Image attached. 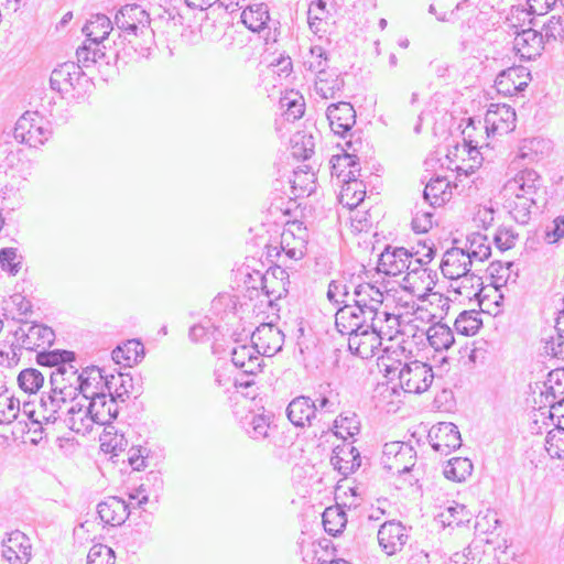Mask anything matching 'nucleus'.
I'll return each instance as SVG.
<instances>
[{
  "instance_id": "1",
  "label": "nucleus",
  "mask_w": 564,
  "mask_h": 564,
  "mask_svg": "<svg viewBox=\"0 0 564 564\" xmlns=\"http://www.w3.org/2000/svg\"><path fill=\"white\" fill-rule=\"evenodd\" d=\"M79 378H82L80 373L73 362H64L59 368L51 371V391L41 398L44 420L56 422L59 419L58 412L62 405L74 401L78 395Z\"/></svg>"
},
{
  "instance_id": "2",
  "label": "nucleus",
  "mask_w": 564,
  "mask_h": 564,
  "mask_svg": "<svg viewBox=\"0 0 564 564\" xmlns=\"http://www.w3.org/2000/svg\"><path fill=\"white\" fill-rule=\"evenodd\" d=\"M113 25L126 34V37H142L144 50H150L154 42L149 13L139 4H126L115 15Z\"/></svg>"
},
{
  "instance_id": "3",
  "label": "nucleus",
  "mask_w": 564,
  "mask_h": 564,
  "mask_svg": "<svg viewBox=\"0 0 564 564\" xmlns=\"http://www.w3.org/2000/svg\"><path fill=\"white\" fill-rule=\"evenodd\" d=\"M51 130L47 122L37 112L26 111L18 121L13 130L14 139L31 148L43 145L48 140Z\"/></svg>"
},
{
  "instance_id": "4",
  "label": "nucleus",
  "mask_w": 564,
  "mask_h": 564,
  "mask_svg": "<svg viewBox=\"0 0 564 564\" xmlns=\"http://www.w3.org/2000/svg\"><path fill=\"white\" fill-rule=\"evenodd\" d=\"M398 379L405 392L421 394L431 387L434 372L430 365L413 360L401 367Z\"/></svg>"
},
{
  "instance_id": "5",
  "label": "nucleus",
  "mask_w": 564,
  "mask_h": 564,
  "mask_svg": "<svg viewBox=\"0 0 564 564\" xmlns=\"http://www.w3.org/2000/svg\"><path fill=\"white\" fill-rule=\"evenodd\" d=\"M381 464L391 474H404L415 465V452L403 442L386 443L382 451Z\"/></svg>"
},
{
  "instance_id": "6",
  "label": "nucleus",
  "mask_w": 564,
  "mask_h": 564,
  "mask_svg": "<svg viewBox=\"0 0 564 564\" xmlns=\"http://www.w3.org/2000/svg\"><path fill=\"white\" fill-rule=\"evenodd\" d=\"M378 542L381 550L392 556L400 553L406 545L410 534L409 529L400 521H387L378 530Z\"/></svg>"
},
{
  "instance_id": "7",
  "label": "nucleus",
  "mask_w": 564,
  "mask_h": 564,
  "mask_svg": "<svg viewBox=\"0 0 564 564\" xmlns=\"http://www.w3.org/2000/svg\"><path fill=\"white\" fill-rule=\"evenodd\" d=\"M514 109L506 104H491L485 115V129L488 135L508 134L516 128Z\"/></svg>"
},
{
  "instance_id": "8",
  "label": "nucleus",
  "mask_w": 564,
  "mask_h": 564,
  "mask_svg": "<svg viewBox=\"0 0 564 564\" xmlns=\"http://www.w3.org/2000/svg\"><path fill=\"white\" fill-rule=\"evenodd\" d=\"M541 189V176L534 170L523 169L506 182L501 195L509 196L508 192H511L512 196L539 197Z\"/></svg>"
},
{
  "instance_id": "9",
  "label": "nucleus",
  "mask_w": 564,
  "mask_h": 564,
  "mask_svg": "<svg viewBox=\"0 0 564 564\" xmlns=\"http://www.w3.org/2000/svg\"><path fill=\"white\" fill-rule=\"evenodd\" d=\"M124 395L128 397V391L116 390V397L110 392V394L104 393L89 400L86 405L91 412L95 423L104 426L112 423L118 415L117 400L120 399L121 402H124Z\"/></svg>"
},
{
  "instance_id": "10",
  "label": "nucleus",
  "mask_w": 564,
  "mask_h": 564,
  "mask_svg": "<svg viewBox=\"0 0 564 564\" xmlns=\"http://www.w3.org/2000/svg\"><path fill=\"white\" fill-rule=\"evenodd\" d=\"M251 341L259 354L271 357L281 351L284 344V334L276 325L263 323L252 333Z\"/></svg>"
},
{
  "instance_id": "11",
  "label": "nucleus",
  "mask_w": 564,
  "mask_h": 564,
  "mask_svg": "<svg viewBox=\"0 0 564 564\" xmlns=\"http://www.w3.org/2000/svg\"><path fill=\"white\" fill-rule=\"evenodd\" d=\"M78 394L80 393L86 401L104 393L110 394L111 381L98 367H87L80 372Z\"/></svg>"
},
{
  "instance_id": "12",
  "label": "nucleus",
  "mask_w": 564,
  "mask_h": 564,
  "mask_svg": "<svg viewBox=\"0 0 564 564\" xmlns=\"http://www.w3.org/2000/svg\"><path fill=\"white\" fill-rule=\"evenodd\" d=\"M531 80V74L523 66H513L501 70L495 80V87L498 94L503 96H514L525 89Z\"/></svg>"
},
{
  "instance_id": "13",
  "label": "nucleus",
  "mask_w": 564,
  "mask_h": 564,
  "mask_svg": "<svg viewBox=\"0 0 564 564\" xmlns=\"http://www.w3.org/2000/svg\"><path fill=\"white\" fill-rule=\"evenodd\" d=\"M15 341L21 348L26 350H36L39 347L52 345L55 339L53 329L41 324L28 325V327H19L14 332Z\"/></svg>"
},
{
  "instance_id": "14",
  "label": "nucleus",
  "mask_w": 564,
  "mask_h": 564,
  "mask_svg": "<svg viewBox=\"0 0 564 564\" xmlns=\"http://www.w3.org/2000/svg\"><path fill=\"white\" fill-rule=\"evenodd\" d=\"M410 264L411 252L408 249L388 246L379 257L378 270L386 275L395 276L405 272Z\"/></svg>"
},
{
  "instance_id": "15",
  "label": "nucleus",
  "mask_w": 564,
  "mask_h": 564,
  "mask_svg": "<svg viewBox=\"0 0 564 564\" xmlns=\"http://www.w3.org/2000/svg\"><path fill=\"white\" fill-rule=\"evenodd\" d=\"M84 75L85 73L80 69L79 64L75 62L62 63L51 74V88L58 93H69L77 87Z\"/></svg>"
},
{
  "instance_id": "16",
  "label": "nucleus",
  "mask_w": 564,
  "mask_h": 564,
  "mask_svg": "<svg viewBox=\"0 0 564 564\" xmlns=\"http://www.w3.org/2000/svg\"><path fill=\"white\" fill-rule=\"evenodd\" d=\"M431 445L434 451L449 454L462 446L458 427L452 422H442L430 432Z\"/></svg>"
},
{
  "instance_id": "17",
  "label": "nucleus",
  "mask_w": 564,
  "mask_h": 564,
  "mask_svg": "<svg viewBox=\"0 0 564 564\" xmlns=\"http://www.w3.org/2000/svg\"><path fill=\"white\" fill-rule=\"evenodd\" d=\"M473 263L468 253L463 248H451L444 254L441 262V270L445 278L457 280L467 278Z\"/></svg>"
},
{
  "instance_id": "18",
  "label": "nucleus",
  "mask_w": 564,
  "mask_h": 564,
  "mask_svg": "<svg viewBox=\"0 0 564 564\" xmlns=\"http://www.w3.org/2000/svg\"><path fill=\"white\" fill-rule=\"evenodd\" d=\"M326 117L335 134L344 137L356 123V111L351 104L340 101L328 106Z\"/></svg>"
},
{
  "instance_id": "19",
  "label": "nucleus",
  "mask_w": 564,
  "mask_h": 564,
  "mask_svg": "<svg viewBox=\"0 0 564 564\" xmlns=\"http://www.w3.org/2000/svg\"><path fill=\"white\" fill-rule=\"evenodd\" d=\"M286 415L294 426H312L317 417V405L310 397L299 395L286 408Z\"/></svg>"
},
{
  "instance_id": "20",
  "label": "nucleus",
  "mask_w": 564,
  "mask_h": 564,
  "mask_svg": "<svg viewBox=\"0 0 564 564\" xmlns=\"http://www.w3.org/2000/svg\"><path fill=\"white\" fill-rule=\"evenodd\" d=\"M508 193L509 196H502L505 209L518 224H528L531 216L539 210L538 197L512 196L511 192Z\"/></svg>"
},
{
  "instance_id": "21",
  "label": "nucleus",
  "mask_w": 564,
  "mask_h": 564,
  "mask_svg": "<svg viewBox=\"0 0 564 564\" xmlns=\"http://www.w3.org/2000/svg\"><path fill=\"white\" fill-rule=\"evenodd\" d=\"M381 335H378L376 330L364 328L348 336V348L351 354L368 359L375 356L381 346Z\"/></svg>"
},
{
  "instance_id": "22",
  "label": "nucleus",
  "mask_w": 564,
  "mask_h": 564,
  "mask_svg": "<svg viewBox=\"0 0 564 564\" xmlns=\"http://www.w3.org/2000/svg\"><path fill=\"white\" fill-rule=\"evenodd\" d=\"M97 512L105 524L121 525L129 518V505L119 497H108L97 506Z\"/></svg>"
},
{
  "instance_id": "23",
  "label": "nucleus",
  "mask_w": 564,
  "mask_h": 564,
  "mask_svg": "<svg viewBox=\"0 0 564 564\" xmlns=\"http://www.w3.org/2000/svg\"><path fill=\"white\" fill-rule=\"evenodd\" d=\"M543 48V36L533 29L522 30L517 33L513 40V50L524 59H532L540 56Z\"/></svg>"
},
{
  "instance_id": "24",
  "label": "nucleus",
  "mask_w": 564,
  "mask_h": 564,
  "mask_svg": "<svg viewBox=\"0 0 564 564\" xmlns=\"http://www.w3.org/2000/svg\"><path fill=\"white\" fill-rule=\"evenodd\" d=\"M330 464L341 475L347 476L360 467V453L351 444L336 446L330 457Z\"/></svg>"
},
{
  "instance_id": "25",
  "label": "nucleus",
  "mask_w": 564,
  "mask_h": 564,
  "mask_svg": "<svg viewBox=\"0 0 564 564\" xmlns=\"http://www.w3.org/2000/svg\"><path fill=\"white\" fill-rule=\"evenodd\" d=\"M64 423L80 435L89 434L96 424L87 405L82 403H75L67 410Z\"/></svg>"
},
{
  "instance_id": "26",
  "label": "nucleus",
  "mask_w": 564,
  "mask_h": 564,
  "mask_svg": "<svg viewBox=\"0 0 564 564\" xmlns=\"http://www.w3.org/2000/svg\"><path fill=\"white\" fill-rule=\"evenodd\" d=\"M329 164L332 176L339 182L354 181V177L360 176L359 161L355 154L333 155Z\"/></svg>"
},
{
  "instance_id": "27",
  "label": "nucleus",
  "mask_w": 564,
  "mask_h": 564,
  "mask_svg": "<svg viewBox=\"0 0 564 564\" xmlns=\"http://www.w3.org/2000/svg\"><path fill=\"white\" fill-rule=\"evenodd\" d=\"M259 350L252 345H239L231 350V360L236 368L246 375H256L260 370Z\"/></svg>"
},
{
  "instance_id": "28",
  "label": "nucleus",
  "mask_w": 564,
  "mask_h": 564,
  "mask_svg": "<svg viewBox=\"0 0 564 564\" xmlns=\"http://www.w3.org/2000/svg\"><path fill=\"white\" fill-rule=\"evenodd\" d=\"M359 307L350 303H346V305L341 306L336 312L335 325L339 333L346 334L350 336V334L357 333L367 325H364V319H360Z\"/></svg>"
},
{
  "instance_id": "29",
  "label": "nucleus",
  "mask_w": 564,
  "mask_h": 564,
  "mask_svg": "<svg viewBox=\"0 0 564 564\" xmlns=\"http://www.w3.org/2000/svg\"><path fill=\"white\" fill-rule=\"evenodd\" d=\"M243 25L252 32H261L268 26L270 14L268 6L261 3H248L240 14Z\"/></svg>"
},
{
  "instance_id": "30",
  "label": "nucleus",
  "mask_w": 564,
  "mask_h": 564,
  "mask_svg": "<svg viewBox=\"0 0 564 564\" xmlns=\"http://www.w3.org/2000/svg\"><path fill=\"white\" fill-rule=\"evenodd\" d=\"M245 433L254 441H263L270 437L271 417L265 414L249 412L240 421Z\"/></svg>"
},
{
  "instance_id": "31",
  "label": "nucleus",
  "mask_w": 564,
  "mask_h": 564,
  "mask_svg": "<svg viewBox=\"0 0 564 564\" xmlns=\"http://www.w3.org/2000/svg\"><path fill=\"white\" fill-rule=\"evenodd\" d=\"M113 29V22L102 13L91 14L90 19L83 28V33L86 35L87 41L98 46L106 40Z\"/></svg>"
},
{
  "instance_id": "32",
  "label": "nucleus",
  "mask_w": 564,
  "mask_h": 564,
  "mask_svg": "<svg viewBox=\"0 0 564 564\" xmlns=\"http://www.w3.org/2000/svg\"><path fill=\"white\" fill-rule=\"evenodd\" d=\"M315 93L323 99H333L344 87V79L336 69L319 72L315 78Z\"/></svg>"
},
{
  "instance_id": "33",
  "label": "nucleus",
  "mask_w": 564,
  "mask_h": 564,
  "mask_svg": "<svg viewBox=\"0 0 564 564\" xmlns=\"http://www.w3.org/2000/svg\"><path fill=\"white\" fill-rule=\"evenodd\" d=\"M111 356L116 364L131 367L140 362L144 357V346L138 339H130L123 345L117 346L112 350Z\"/></svg>"
},
{
  "instance_id": "34",
  "label": "nucleus",
  "mask_w": 564,
  "mask_h": 564,
  "mask_svg": "<svg viewBox=\"0 0 564 564\" xmlns=\"http://www.w3.org/2000/svg\"><path fill=\"white\" fill-rule=\"evenodd\" d=\"M351 301L356 307L381 306L383 293L375 285L369 283L359 284L355 288Z\"/></svg>"
},
{
  "instance_id": "35",
  "label": "nucleus",
  "mask_w": 564,
  "mask_h": 564,
  "mask_svg": "<svg viewBox=\"0 0 564 564\" xmlns=\"http://www.w3.org/2000/svg\"><path fill=\"white\" fill-rule=\"evenodd\" d=\"M426 335L430 346L436 351L448 350L455 343L453 330L442 323L429 327Z\"/></svg>"
},
{
  "instance_id": "36",
  "label": "nucleus",
  "mask_w": 564,
  "mask_h": 564,
  "mask_svg": "<svg viewBox=\"0 0 564 564\" xmlns=\"http://www.w3.org/2000/svg\"><path fill=\"white\" fill-rule=\"evenodd\" d=\"M341 183L343 186L339 194V202L349 209L356 208L365 199V185L362 182L358 181V177H354V181Z\"/></svg>"
},
{
  "instance_id": "37",
  "label": "nucleus",
  "mask_w": 564,
  "mask_h": 564,
  "mask_svg": "<svg viewBox=\"0 0 564 564\" xmlns=\"http://www.w3.org/2000/svg\"><path fill=\"white\" fill-rule=\"evenodd\" d=\"M100 446L102 451L118 455L119 452H123L127 448L128 440L110 423L104 427L100 435Z\"/></svg>"
},
{
  "instance_id": "38",
  "label": "nucleus",
  "mask_w": 564,
  "mask_h": 564,
  "mask_svg": "<svg viewBox=\"0 0 564 564\" xmlns=\"http://www.w3.org/2000/svg\"><path fill=\"white\" fill-rule=\"evenodd\" d=\"M347 524V516L344 509L339 506H332L323 512V525L325 531L336 536L340 534Z\"/></svg>"
},
{
  "instance_id": "39",
  "label": "nucleus",
  "mask_w": 564,
  "mask_h": 564,
  "mask_svg": "<svg viewBox=\"0 0 564 564\" xmlns=\"http://www.w3.org/2000/svg\"><path fill=\"white\" fill-rule=\"evenodd\" d=\"M2 546L11 547L20 556V564H28L32 557L30 539L21 531L15 530L3 540Z\"/></svg>"
},
{
  "instance_id": "40",
  "label": "nucleus",
  "mask_w": 564,
  "mask_h": 564,
  "mask_svg": "<svg viewBox=\"0 0 564 564\" xmlns=\"http://www.w3.org/2000/svg\"><path fill=\"white\" fill-rule=\"evenodd\" d=\"M437 518L444 527L454 528L468 523L471 519V512L466 506L454 502L442 511Z\"/></svg>"
},
{
  "instance_id": "41",
  "label": "nucleus",
  "mask_w": 564,
  "mask_h": 564,
  "mask_svg": "<svg viewBox=\"0 0 564 564\" xmlns=\"http://www.w3.org/2000/svg\"><path fill=\"white\" fill-rule=\"evenodd\" d=\"M465 253H468L471 263L487 260L491 256V248L487 237L479 232H474L468 236Z\"/></svg>"
},
{
  "instance_id": "42",
  "label": "nucleus",
  "mask_w": 564,
  "mask_h": 564,
  "mask_svg": "<svg viewBox=\"0 0 564 564\" xmlns=\"http://www.w3.org/2000/svg\"><path fill=\"white\" fill-rule=\"evenodd\" d=\"M281 249L289 259L300 260L305 254V239L296 238L293 230L286 228L281 235Z\"/></svg>"
},
{
  "instance_id": "43",
  "label": "nucleus",
  "mask_w": 564,
  "mask_h": 564,
  "mask_svg": "<svg viewBox=\"0 0 564 564\" xmlns=\"http://www.w3.org/2000/svg\"><path fill=\"white\" fill-rule=\"evenodd\" d=\"M473 464L466 457L451 458L444 467V476L453 481L462 482L471 475Z\"/></svg>"
},
{
  "instance_id": "44",
  "label": "nucleus",
  "mask_w": 564,
  "mask_h": 564,
  "mask_svg": "<svg viewBox=\"0 0 564 564\" xmlns=\"http://www.w3.org/2000/svg\"><path fill=\"white\" fill-rule=\"evenodd\" d=\"M481 325L482 321L477 311H463L454 323L456 332L465 336L475 335Z\"/></svg>"
},
{
  "instance_id": "45",
  "label": "nucleus",
  "mask_w": 564,
  "mask_h": 564,
  "mask_svg": "<svg viewBox=\"0 0 564 564\" xmlns=\"http://www.w3.org/2000/svg\"><path fill=\"white\" fill-rule=\"evenodd\" d=\"M75 360V354L68 350H44L36 355V361L41 366L59 368L64 362L72 364Z\"/></svg>"
},
{
  "instance_id": "46",
  "label": "nucleus",
  "mask_w": 564,
  "mask_h": 564,
  "mask_svg": "<svg viewBox=\"0 0 564 564\" xmlns=\"http://www.w3.org/2000/svg\"><path fill=\"white\" fill-rule=\"evenodd\" d=\"M20 412V401L8 395V390L0 392V424H9L13 422Z\"/></svg>"
},
{
  "instance_id": "47",
  "label": "nucleus",
  "mask_w": 564,
  "mask_h": 564,
  "mask_svg": "<svg viewBox=\"0 0 564 564\" xmlns=\"http://www.w3.org/2000/svg\"><path fill=\"white\" fill-rule=\"evenodd\" d=\"M44 382V376L34 368L22 370L18 376L19 387L29 393H35Z\"/></svg>"
},
{
  "instance_id": "48",
  "label": "nucleus",
  "mask_w": 564,
  "mask_h": 564,
  "mask_svg": "<svg viewBox=\"0 0 564 564\" xmlns=\"http://www.w3.org/2000/svg\"><path fill=\"white\" fill-rule=\"evenodd\" d=\"M0 267L8 274L14 276L22 267V256L15 248H2L0 250Z\"/></svg>"
},
{
  "instance_id": "49",
  "label": "nucleus",
  "mask_w": 564,
  "mask_h": 564,
  "mask_svg": "<svg viewBox=\"0 0 564 564\" xmlns=\"http://www.w3.org/2000/svg\"><path fill=\"white\" fill-rule=\"evenodd\" d=\"M446 186L447 183L444 178L437 177L429 182L423 192L424 203L429 204L431 208L441 205L444 198L440 197V195L445 193Z\"/></svg>"
},
{
  "instance_id": "50",
  "label": "nucleus",
  "mask_w": 564,
  "mask_h": 564,
  "mask_svg": "<svg viewBox=\"0 0 564 564\" xmlns=\"http://www.w3.org/2000/svg\"><path fill=\"white\" fill-rule=\"evenodd\" d=\"M304 66L307 70L315 73L316 75L319 72H325L328 69V58L326 51L319 46L315 45L310 48V56L304 62Z\"/></svg>"
},
{
  "instance_id": "51",
  "label": "nucleus",
  "mask_w": 564,
  "mask_h": 564,
  "mask_svg": "<svg viewBox=\"0 0 564 564\" xmlns=\"http://www.w3.org/2000/svg\"><path fill=\"white\" fill-rule=\"evenodd\" d=\"M545 43L556 42L564 39V20L561 17H551L546 23L543 24L542 32Z\"/></svg>"
},
{
  "instance_id": "52",
  "label": "nucleus",
  "mask_w": 564,
  "mask_h": 564,
  "mask_svg": "<svg viewBox=\"0 0 564 564\" xmlns=\"http://www.w3.org/2000/svg\"><path fill=\"white\" fill-rule=\"evenodd\" d=\"M399 316L382 311L380 322L376 327V333L381 335V339L383 337L392 339L399 333Z\"/></svg>"
},
{
  "instance_id": "53",
  "label": "nucleus",
  "mask_w": 564,
  "mask_h": 564,
  "mask_svg": "<svg viewBox=\"0 0 564 564\" xmlns=\"http://www.w3.org/2000/svg\"><path fill=\"white\" fill-rule=\"evenodd\" d=\"M115 551L105 544H95L87 555V564H115Z\"/></svg>"
},
{
  "instance_id": "54",
  "label": "nucleus",
  "mask_w": 564,
  "mask_h": 564,
  "mask_svg": "<svg viewBox=\"0 0 564 564\" xmlns=\"http://www.w3.org/2000/svg\"><path fill=\"white\" fill-rule=\"evenodd\" d=\"M293 155L302 159L307 160L310 159L314 153V138L311 134H296L293 139Z\"/></svg>"
},
{
  "instance_id": "55",
  "label": "nucleus",
  "mask_w": 564,
  "mask_h": 564,
  "mask_svg": "<svg viewBox=\"0 0 564 564\" xmlns=\"http://www.w3.org/2000/svg\"><path fill=\"white\" fill-rule=\"evenodd\" d=\"M545 449L551 457L564 458V432L552 430L547 433L545 440Z\"/></svg>"
},
{
  "instance_id": "56",
  "label": "nucleus",
  "mask_w": 564,
  "mask_h": 564,
  "mask_svg": "<svg viewBox=\"0 0 564 564\" xmlns=\"http://www.w3.org/2000/svg\"><path fill=\"white\" fill-rule=\"evenodd\" d=\"M350 297L351 296L349 294V289L343 280H333L329 282L327 290V299L330 302L335 304L343 303L344 305H346V303L350 302Z\"/></svg>"
},
{
  "instance_id": "57",
  "label": "nucleus",
  "mask_w": 564,
  "mask_h": 564,
  "mask_svg": "<svg viewBox=\"0 0 564 564\" xmlns=\"http://www.w3.org/2000/svg\"><path fill=\"white\" fill-rule=\"evenodd\" d=\"M433 208H431L430 206L429 209L416 207V210L411 223L412 229L416 234L427 232L433 226Z\"/></svg>"
},
{
  "instance_id": "58",
  "label": "nucleus",
  "mask_w": 564,
  "mask_h": 564,
  "mask_svg": "<svg viewBox=\"0 0 564 564\" xmlns=\"http://www.w3.org/2000/svg\"><path fill=\"white\" fill-rule=\"evenodd\" d=\"M393 352L386 351L384 355H382L379 358L378 366L381 368V371L384 372V376L393 380L395 377L399 378V371L401 370V367L404 365L400 360L394 359L392 357Z\"/></svg>"
},
{
  "instance_id": "59",
  "label": "nucleus",
  "mask_w": 564,
  "mask_h": 564,
  "mask_svg": "<svg viewBox=\"0 0 564 564\" xmlns=\"http://www.w3.org/2000/svg\"><path fill=\"white\" fill-rule=\"evenodd\" d=\"M335 427L340 429L349 436H354L359 433L360 422L355 413H341L335 420Z\"/></svg>"
},
{
  "instance_id": "60",
  "label": "nucleus",
  "mask_w": 564,
  "mask_h": 564,
  "mask_svg": "<svg viewBox=\"0 0 564 564\" xmlns=\"http://www.w3.org/2000/svg\"><path fill=\"white\" fill-rule=\"evenodd\" d=\"M22 412L24 415H26L30 420H31V423L32 425L34 426L33 429V433H43L44 432V427H43V424H48L50 422H47L46 420L43 419V409L42 406L40 405L39 410L35 411L33 409V404L30 403V402H24L23 403V406H22Z\"/></svg>"
},
{
  "instance_id": "61",
  "label": "nucleus",
  "mask_w": 564,
  "mask_h": 564,
  "mask_svg": "<svg viewBox=\"0 0 564 564\" xmlns=\"http://www.w3.org/2000/svg\"><path fill=\"white\" fill-rule=\"evenodd\" d=\"M517 239L518 235L507 227L499 228L495 235V243L501 251L511 249Z\"/></svg>"
},
{
  "instance_id": "62",
  "label": "nucleus",
  "mask_w": 564,
  "mask_h": 564,
  "mask_svg": "<svg viewBox=\"0 0 564 564\" xmlns=\"http://www.w3.org/2000/svg\"><path fill=\"white\" fill-rule=\"evenodd\" d=\"M542 143L543 141L539 139L524 140L519 149L517 158L521 160H529L530 162L534 161Z\"/></svg>"
},
{
  "instance_id": "63",
  "label": "nucleus",
  "mask_w": 564,
  "mask_h": 564,
  "mask_svg": "<svg viewBox=\"0 0 564 564\" xmlns=\"http://www.w3.org/2000/svg\"><path fill=\"white\" fill-rule=\"evenodd\" d=\"M381 312L380 306H366L360 307V319H364V325H367V329L369 330H376L377 325L380 322L381 318Z\"/></svg>"
},
{
  "instance_id": "64",
  "label": "nucleus",
  "mask_w": 564,
  "mask_h": 564,
  "mask_svg": "<svg viewBox=\"0 0 564 564\" xmlns=\"http://www.w3.org/2000/svg\"><path fill=\"white\" fill-rule=\"evenodd\" d=\"M564 237V215L556 217L545 229L544 239L547 243H555Z\"/></svg>"
}]
</instances>
